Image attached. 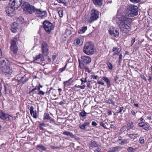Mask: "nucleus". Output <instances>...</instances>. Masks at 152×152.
I'll use <instances>...</instances> for the list:
<instances>
[{
    "label": "nucleus",
    "instance_id": "39448f33",
    "mask_svg": "<svg viewBox=\"0 0 152 152\" xmlns=\"http://www.w3.org/2000/svg\"><path fill=\"white\" fill-rule=\"evenodd\" d=\"M91 58L87 56H83L81 57V61L79 60V66L81 69L84 68L85 65L88 64L91 62Z\"/></svg>",
    "mask_w": 152,
    "mask_h": 152
},
{
    "label": "nucleus",
    "instance_id": "9d476101",
    "mask_svg": "<svg viewBox=\"0 0 152 152\" xmlns=\"http://www.w3.org/2000/svg\"><path fill=\"white\" fill-rule=\"evenodd\" d=\"M35 13L37 16L41 19L45 18L47 16V14L46 11H42L37 9H36Z\"/></svg>",
    "mask_w": 152,
    "mask_h": 152
},
{
    "label": "nucleus",
    "instance_id": "58836bf2",
    "mask_svg": "<svg viewBox=\"0 0 152 152\" xmlns=\"http://www.w3.org/2000/svg\"><path fill=\"white\" fill-rule=\"evenodd\" d=\"M148 124L145 123V124L144 125L143 127V129L145 130H148L149 129V127L148 125Z\"/></svg>",
    "mask_w": 152,
    "mask_h": 152
},
{
    "label": "nucleus",
    "instance_id": "c756f323",
    "mask_svg": "<svg viewBox=\"0 0 152 152\" xmlns=\"http://www.w3.org/2000/svg\"><path fill=\"white\" fill-rule=\"evenodd\" d=\"M102 78L107 83V86H110V81L107 77L104 76Z\"/></svg>",
    "mask_w": 152,
    "mask_h": 152
},
{
    "label": "nucleus",
    "instance_id": "603ef678",
    "mask_svg": "<svg viewBox=\"0 0 152 152\" xmlns=\"http://www.w3.org/2000/svg\"><path fill=\"white\" fill-rule=\"evenodd\" d=\"M35 90H37L38 91H39V90H40V88L38 86H36L35 88L32 90L31 91H33Z\"/></svg>",
    "mask_w": 152,
    "mask_h": 152
},
{
    "label": "nucleus",
    "instance_id": "3c124183",
    "mask_svg": "<svg viewBox=\"0 0 152 152\" xmlns=\"http://www.w3.org/2000/svg\"><path fill=\"white\" fill-rule=\"evenodd\" d=\"M139 140L140 143L143 144L144 143V140L143 137L140 138Z\"/></svg>",
    "mask_w": 152,
    "mask_h": 152
},
{
    "label": "nucleus",
    "instance_id": "6e6552de",
    "mask_svg": "<svg viewBox=\"0 0 152 152\" xmlns=\"http://www.w3.org/2000/svg\"><path fill=\"white\" fill-rule=\"evenodd\" d=\"M43 24L45 31L48 34H50L54 28L53 24L48 20L45 21Z\"/></svg>",
    "mask_w": 152,
    "mask_h": 152
},
{
    "label": "nucleus",
    "instance_id": "4468645a",
    "mask_svg": "<svg viewBox=\"0 0 152 152\" xmlns=\"http://www.w3.org/2000/svg\"><path fill=\"white\" fill-rule=\"evenodd\" d=\"M42 54L44 56H46L48 52V46L47 43L43 42L42 44Z\"/></svg>",
    "mask_w": 152,
    "mask_h": 152
},
{
    "label": "nucleus",
    "instance_id": "7c9ffc66",
    "mask_svg": "<svg viewBox=\"0 0 152 152\" xmlns=\"http://www.w3.org/2000/svg\"><path fill=\"white\" fill-rule=\"evenodd\" d=\"M105 102L108 103L112 104L113 105H115V103L112 99L106 98L105 99Z\"/></svg>",
    "mask_w": 152,
    "mask_h": 152
},
{
    "label": "nucleus",
    "instance_id": "5701e85b",
    "mask_svg": "<svg viewBox=\"0 0 152 152\" xmlns=\"http://www.w3.org/2000/svg\"><path fill=\"white\" fill-rule=\"evenodd\" d=\"M134 125L132 121L128 122L127 124L126 128L127 131H129L131 129H133L134 127Z\"/></svg>",
    "mask_w": 152,
    "mask_h": 152
},
{
    "label": "nucleus",
    "instance_id": "c85d7f7f",
    "mask_svg": "<svg viewBox=\"0 0 152 152\" xmlns=\"http://www.w3.org/2000/svg\"><path fill=\"white\" fill-rule=\"evenodd\" d=\"M63 134L67 136H69L71 137L74 136V135L72 133L69 131H64L63 132Z\"/></svg>",
    "mask_w": 152,
    "mask_h": 152
},
{
    "label": "nucleus",
    "instance_id": "0eeeda50",
    "mask_svg": "<svg viewBox=\"0 0 152 152\" xmlns=\"http://www.w3.org/2000/svg\"><path fill=\"white\" fill-rule=\"evenodd\" d=\"M99 12L94 9H92L91 11L90 18L88 20V22L91 23L94 21L96 20L99 18Z\"/></svg>",
    "mask_w": 152,
    "mask_h": 152
},
{
    "label": "nucleus",
    "instance_id": "09e8293b",
    "mask_svg": "<svg viewBox=\"0 0 152 152\" xmlns=\"http://www.w3.org/2000/svg\"><path fill=\"white\" fill-rule=\"evenodd\" d=\"M91 78L93 79H97L98 78V77L97 75H92L91 76Z\"/></svg>",
    "mask_w": 152,
    "mask_h": 152
},
{
    "label": "nucleus",
    "instance_id": "393cba45",
    "mask_svg": "<svg viewBox=\"0 0 152 152\" xmlns=\"http://www.w3.org/2000/svg\"><path fill=\"white\" fill-rule=\"evenodd\" d=\"M37 149L41 151H45L46 149V148H45L44 146L42 145H39L37 146Z\"/></svg>",
    "mask_w": 152,
    "mask_h": 152
},
{
    "label": "nucleus",
    "instance_id": "37998d69",
    "mask_svg": "<svg viewBox=\"0 0 152 152\" xmlns=\"http://www.w3.org/2000/svg\"><path fill=\"white\" fill-rule=\"evenodd\" d=\"M119 55V57L118 58V63L119 64H120L121 62V61L122 58V55L121 53L120 54V53Z\"/></svg>",
    "mask_w": 152,
    "mask_h": 152
},
{
    "label": "nucleus",
    "instance_id": "de8ad7c7",
    "mask_svg": "<svg viewBox=\"0 0 152 152\" xmlns=\"http://www.w3.org/2000/svg\"><path fill=\"white\" fill-rule=\"evenodd\" d=\"M145 124V123L144 122H142L138 123V126L139 127H143Z\"/></svg>",
    "mask_w": 152,
    "mask_h": 152
},
{
    "label": "nucleus",
    "instance_id": "13d9d810",
    "mask_svg": "<svg viewBox=\"0 0 152 152\" xmlns=\"http://www.w3.org/2000/svg\"><path fill=\"white\" fill-rule=\"evenodd\" d=\"M91 124L92 125L95 126L97 125V124L95 121H93L92 122Z\"/></svg>",
    "mask_w": 152,
    "mask_h": 152
},
{
    "label": "nucleus",
    "instance_id": "72a5a7b5",
    "mask_svg": "<svg viewBox=\"0 0 152 152\" xmlns=\"http://www.w3.org/2000/svg\"><path fill=\"white\" fill-rule=\"evenodd\" d=\"M72 78L69 79L68 80L64 82V84L65 86H69L70 85V81Z\"/></svg>",
    "mask_w": 152,
    "mask_h": 152
},
{
    "label": "nucleus",
    "instance_id": "a18cd8bd",
    "mask_svg": "<svg viewBox=\"0 0 152 152\" xmlns=\"http://www.w3.org/2000/svg\"><path fill=\"white\" fill-rule=\"evenodd\" d=\"M67 64H66L64 67L61 68L59 69V71L60 72H62L65 70L67 66Z\"/></svg>",
    "mask_w": 152,
    "mask_h": 152
},
{
    "label": "nucleus",
    "instance_id": "bf43d9fd",
    "mask_svg": "<svg viewBox=\"0 0 152 152\" xmlns=\"http://www.w3.org/2000/svg\"><path fill=\"white\" fill-rule=\"evenodd\" d=\"M86 87V86L85 85H84L82 86H80L79 87V88L81 89H84Z\"/></svg>",
    "mask_w": 152,
    "mask_h": 152
},
{
    "label": "nucleus",
    "instance_id": "6e6d98bb",
    "mask_svg": "<svg viewBox=\"0 0 152 152\" xmlns=\"http://www.w3.org/2000/svg\"><path fill=\"white\" fill-rule=\"evenodd\" d=\"M107 113L108 115H112L111 111L110 110H108L107 111Z\"/></svg>",
    "mask_w": 152,
    "mask_h": 152
},
{
    "label": "nucleus",
    "instance_id": "9b49d317",
    "mask_svg": "<svg viewBox=\"0 0 152 152\" xmlns=\"http://www.w3.org/2000/svg\"><path fill=\"white\" fill-rule=\"evenodd\" d=\"M109 34L114 37H118L119 34V30L114 27H112L108 30Z\"/></svg>",
    "mask_w": 152,
    "mask_h": 152
},
{
    "label": "nucleus",
    "instance_id": "4c0bfd02",
    "mask_svg": "<svg viewBox=\"0 0 152 152\" xmlns=\"http://www.w3.org/2000/svg\"><path fill=\"white\" fill-rule=\"evenodd\" d=\"M46 126V124L45 123H42L40 124L39 125V127L41 130H44V129L43 126L45 127Z\"/></svg>",
    "mask_w": 152,
    "mask_h": 152
},
{
    "label": "nucleus",
    "instance_id": "4be33fe9",
    "mask_svg": "<svg viewBox=\"0 0 152 152\" xmlns=\"http://www.w3.org/2000/svg\"><path fill=\"white\" fill-rule=\"evenodd\" d=\"M94 4L97 7L101 6L102 4V0H92Z\"/></svg>",
    "mask_w": 152,
    "mask_h": 152
},
{
    "label": "nucleus",
    "instance_id": "774afa93",
    "mask_svg": "<svg viewBox=\"0 0 152 152\" xmlns=\"http://www.w3.org/2000/svg\"><path fill=\"white\" fill-rule=\"evenodd\" d=\"M51 148H52L53 149H57V148H58V147H55L54 146H51Z\"/></svg>",
    "mask_w": 152,
    "mask_h": 152
},
{
    "label": "nucleus",
    "instance_id": "a19ab883",
    "mask_svg": "<svg viewBox=\"0 0 152 152\" xmlns=\"http://www.w3.org/2000/svg\"><path fill=\"white\" fill-rule=\"evenodd\" d=\"M107 66L108 67V68L110 69H112L113 68V66L111 63L110 62H108L107 63Z\"/></svg>",
    "mask_w": 152,
    "mask_h": 152
},
{
    "label": "nucleus",
    "instance_id": "0e129e2a",
    "mask_svg": "<svg viewBox=\"0 0 152 152\" xmlns=\"http://www.w3.org/2000/svg\"><path fill=\"white\" fill-rule=\"evenodd\" d=\"M135 39L134 38H133L131 40V43H132V45L135 42Z\"/></svg>",
    "mask_w": 152,
    "mask_h": 152
},
{
    "label": "nucleus",
    "instance_id": "b1692460",
    "mask_svg": "<svg viewBox=\"0 0 152 152\" xmlns=\"http://www.w3.org/2000/svg\"><path fill=\"white\" fill-rule=\"evenodd\" d=\"M87 29V27L86 26H83L80 28L78 31V33L79 34H82L85 32Z\"/></svg>",
    "mask_w": 152,
    "mask_h": 152
},
{
    "label": "nucleus",
    "instance_id": "ea45409f",
    "mask_svg": "<svg viewBox=\"0 0 152 152\" xmlns=\"http://www.w3.org/2000/svg\"><path fill=\"white\" fill-rule=\"evenodd\" d=\"M59 16L60 18L62 17L63 15V12L62 10H59L58 12Z\"/></svg>",
    "mask_w": 152,
    "mask_h": 152
},
{
    "label": "nucleus",
    "instance_id": "ddd939ff",
    "mask_svg": "<svg viewBox=\"0 0 152 152\" xmlns=\"http://www.w3.org/2000/svg\"><path fill=\"white\" fill-rule=\"evenodd\" d=\"M0 118L4 120L10 121L13 120V118L12 116L2 112L0 113Z\"/></svg>",
    "mask_w": 152,
    "mask_h": 152
},
{
    "label": "nucleus",
    "instance_id": "8fccbe9b",
    "mask_svg": "<svg viewBox=\"0 0 152 152\" xmlns=\"http://www.w3.org/2000/svg\"><path fill=\"white\" fill-rule=\"evenodd\" d=\"M126 128H127L126 127V126H123L121 129V132H124L125 130H126Z\"/></svg>",
    "mask_w": 152,
    "mask_h": 152
},
{
    "label": "nucleus",
    "instance_id": "423d86ee",
    "mask_svg": "<svg viewBox=\"0 0 152 152\" xmlns=\"http://www.w3.org/2000/svg\"><path fill=\"white\" fill-rule=\"evenodd\" d=\"M127 9L129 11L128 14L129 17H132L138 15V9L137 6L129 5L127 7Z\"/></svg>",
    "mask_w": 152,
    "mask_h": 152
},
{
    "label": "nucleus",
    "instance_id": "052dcab7",
    "mask_svg": "<svg viewBox=\"0 0 152 152\" xmlns=\"http://www.w3.org/2000/svg\"><path fill=\"white\" fill-rule=\"evenodd\" d=\"M53 61L56 58V55H54L52 56Z\"/></svg>",
    "mask_w": 152,
    "mask_h": 152
},
{
    "label": "nucleus",
    "instance_id": "bb28decb",
    "mask_svg": "<svg viewBox=\"0 0 152 152\" xmlns=\"http://www.w3.org/2000/svg\"><path fill=\"white\" fill-rule=\"evenodd\" d=\"M75 42L77 44L79 45H81L83 44V41L81 40L79 38H76L75 40Z\"/></svg>",
    "mask_w": 152,
    "mask_h": 152
},
{
    "label": "nucleus",
    "instance_id": "680f3d73",
    "mask_svg": "<svg viewBox=\"0 0 152 152\" xmlns=\"http://www.w3.org/2000/svg\"><path fill=\"white\" fill-rule=\"evenodd\" d=\"M118 78H119V77H118V76H115L114 77V80L115 81V82H116L117 80V79Z\"/></svg>",
    "mask_w": 152,
    "mask_h": 152
},
{
    "label": "nucleus",
    "instance_id": "6ab92c4d",
    "mask_svg": "<svg viewBox=\"0 0 152 152\" xmlns=\"http://www.w3.org/2000/svg\"><path fill=\"white\" fill-rule=\"evenodd\" d=\"M42 55L39 53L38 55H37L35 57H34V61L35 62L38 63V60L40 59L41 61H44V59L43 57H42Z\"/></svg>",
    "mask_w": 152,
    "mask_h": 152
},
{
    "label": "nucleus",
    "instance_id": "f8f14e48",
    "mask_svg": "<svg viewBox=\"0 0 152 152\" xmlns=\"http://www.w3.org/2000/svg\"><path fill=\"white\" fill-rule=\"evenodd\" d=\"M17 79L18 80V85H20V86H22L28 80V79L26 77L25 75L23 76H19L17 77Z\"/></svg>",
    "mask_w": 152,
    "mask_h": 152
},
{
    "label": "nucleus",
    "instance_id": "c9c22d12",
    "mask_svg": "<svg viewBox=\"0 0 152 152\" xmlns=\"http://www.w3.org/2000/svg\"><path fill=\"white\" fill-rule=\"evenodd\" d=\"M90 145L92 147H96L97 146V144L96 141L91 140V142Z\"/></svg>",
    "mask_w": 152,
    "mask_h": 152
},
{
    "label": "nucleus",
    "instance_id": "4d7b16f0",
    "mask_svg": "<svg viewBox=\"0 0 152 152\" xmlns=\"http://www.w3.org/2000/svg\"><path fill=\"white\" fill-rule=\"evenodd\" d=\"M84 68L85 69V71L86 72H87L89 73L90 72L89 69L87 67L85 66Z\"/></svg>",
    "mask_w": 152,
    "mask_h": 152
},
{
    "label": "nucleus",
    "instance_id": "473e14b6",
    "mask_svg": "<svg viewBox=\"0 0 152 152\" xmlns=\"http://www.w3.org/2000/svg\"><path fill=\"white\" fill-rule=\"evenodd\" d=\"M86 113L84 110L80 112L79 113V116H81L83 117H86Z\"/></svg>",
    "mask_w": 152,
    "mask_h": 152
},
{
    "label": "nucleus",
    "instance_id": "f3484780",
    "mask_svg": "<svg viewBox=\"0 0 152 152\" xmlns=\"http://www.w3.org/2000/svg\"><path fill=\"white\" fill-rule=\"evenodd\" d=\"M9 3L10 5L15 9V10L17 9L19 6L21 7V6H20L19 3H18L15 1V0H10Z\"/></svg>",
    "mask_w": 152,
    "mask_h": 152
},
{
    "label": "nucleus",
    "instance_id": "aec40b11",
    "mask_svg": "<svg viewBox=\"0 0 152 152\" xmlns=\"http://www.w3.org/2000/svg\"><path fill=\"white\" fill-rule=\"evenodd\" d=\"M30 112L31 115L33 116V118L36 119L37 118V114L36 111H34V108L33 106L30 107Z\"/></svg>",
    "mask_w": 152,
    "mask_h": 152
},
{
    "label": "nucleus",
    "instance_id": "cd10ccee",
    "mask_svg": "<svg viewBox=\"0 0 152 152\" xmlns=\"http://www.w3.org/2000/svg\"><path fill=\"white\" fill-rule=\"evenodd\" d=\"M128 136L131 139H134L136 138L138 136L137 134H128Z\"/></svg>",
    "mask_w": 152,
    "mask_h": 152
},
{
    "label": "nucleus",
    "instance_id": "dca6fc26",
    "mask_svg": "<svg viewBox=\"0 0 152 152\" xmlns=\"http://www.w3.org/2000/svg\"><path fill=\"white\" fill-rule=\"evenodd\" d=\"M112 51L113 54L112 56L113 58L116 59L117 57V56H118L120 53V50L118 47H114L113 48Z\"/></svg>",
    "mask_w": 152,
    "mask_h": 152
},
{
    "label": "nucleus",
    "instance_id": "a878e982",
    "mask_svg": "<svg viewBox=\"0 0 152 152\" xmlns=\"http://www.w3.org/2000/svg\"><path fill=\"white\" fill-rule=\"evenodd\" d=\"M51 117L50 116L49 114L48 113H45L44 114V116L43 117V120H48L50 119L51 121H53V120L50 119Z\"/></svg>",
    "mask_w": 152,
    "mask_h": 152
},
{
    "label": "nucleus",
    "instance_id": "49530a36",
    "mask_svg": "<svg viewBox=\"0 0 152 152\" xmlns=\"http://www.w3.org/2000/svg\"><path fill=\"white\" fill-rule=\"evenodd\" d=\"M128 142H127V140L124 139L120 143L121 145H123L124 144H126L128 143Z\"/></svg>",
    "mask_w": 152,
    "mask_h": 152
},
{
    "label": "nucleus",
    "instance_id": "f704fd0d",
    "mask_svg": "<svg viewBox=\"0 0 152 152\" xmlns=\"http://www.w3.org/2000/svg\"><path fill=\"white\" fill-rule=\"evenodd\" d=\"M118 147H114L111 148L109 149V151H107L108 152H115V151L118 149Z\"/></svg>",
    "mask_w": 152,
    "mask_h": 152
},
{
    "label": "nucleus",
    "instance_id": "2f4dec72",
    "mask_svg": "<svg viewBox=\"0 0 152 152\" xmlns=\"http://www.w3.org/2000/svg\"><path fill=\"white\" fill-rule=\"evenodd\" d=\"M137 149V148H134L131 147H130L127 148V151L128 152H134L135 150Z\"/></svg>",
    "mask_w": 152,
    "mask_h": 152
},
{
    "label": "nucleus",
    "instance_id": "c03bdc74",
    "mask_svg": "<svg viewBox=\"0 0 152 152\" xmlns=\"http://www.w3.org/2000/svg\"><path fill=\"white\" fill-rule=\"evenodd\" d=\"M118 109L119 110V111H118L117 113H120L121 114H122L121 112L122 110H123V112H125V110H124L123 109H124L123 107H119L118 108Z\"/></svg>",
    "mask_w": 152,
    "mask_h": 152
},
{
    "label": "nucleus",
    "instance_id": "e2e57ef3",
    "mask_svg": "<svg viewBox=\"0 0 152 152\" xmlns=\"http://www.w3.org/2000/svg\"><path fill=\"white\" fill-rule=\"evenodd\" d=\"M100 125L101 126H102L104 128H105V126L104 124V123L102 122H100Z\"/></svg>",
    "mask_w": 152,
    "mask_h": 152
},
{
    "label": "nucleus",
    "instance_id": "412c9836",
    "mask_svg": "<svg viewBox=\"0 0 152 152\" xmlns=\"http://www.w3.org/2000/svg\"><path fill=\"white\" fill-rule=\"evenodd\" d=\"M90 123V121H88L87 120H85L84 123L83 124L80 125V128L83 130H85L86 129V126H88Z\"/></svg>",
    "mask_w": 152,
    "mask_h": 152
},
{
    "label": "nucleus",
    "instance_id": "864d4df0",
    "mask_svg": "<svg viewBox=\"0 0 152 152\" xmlns=\"http://www.w3.org/2000/svg\"><path fill=\"white\" fill-rule=\"evenodd\" d=\"M133 3H138L139 2L140 0H130Z\"/></svg>",
    "mask_w": 152,
    "mask_h": 152
},
{
    "label": "nucleus",
    "instance_id": "1a4fd4ad",
    "mask_svg": "<svg viewBox=\"0 0 152 152\" xmlns=\"http://www.w3.org/2000/svg\"><path fill=\"white\" fill-rule=\"evenodd\" d=\"M17 40L16 38H14L11 41L10 46V53L12 54L17 53L18 50V48L16 45Z\"/></svg>",
    "mask_w": 152,
    "mask_h": 152
},
{
    "label": "nucleus",
    "instance_id": "79ce46f5",
    "mask_svg": "<svg viewBox=\"0 0 152 152\" xmlns=\"http://www.w3.org/2000/svg\"><path fill=\"white\" fill-rule=\"evenodd\" d=\"M56 92V90L53 89L52 88H51L50 90L47 92V93L49 94L51 92L53 94V92Z\"/></svg>",
    "mask_w": 152,
    "mask_h": 152
},
{
    "label": "nucleus",
    "instance_id": "338daca9",
    "mask_svg": "<svg viewBox=\"0 0 152 152\" xmlns=\"http://www.w3.org/2000/svg\"><path fill=\"white\" fill-rule=\"evenodd\" d=\"M87 86L89 88H91V86L90 83H87Z\"/></svg>",
    "mask_w": 152,
    "mask_h": 152
},
{
    "label": "nucleus",
    "instance_id": "2eb2a0df",
    "mask_svg": "<svg viewBox=\"0 0 152 152\" xmlns=\"http://www.w3.org/2000/svg\"><path fill=\"white\" fill-rule=\"evenodd\" d=\"M15 9L12 8L10 5V7L6 8L5 11L9 16H12L15 14Z\"/></svg>",
    "mask_w": 152,
    "mask_h": 152
},
{
    "label": "nucleus",
    "instance_id": "69168bd1",
    "mask_svg": "<svg viewBox=\"0 0 152 152\" xmlns=\"http://www.w3.org/2000/svg\"><path fill=\"white\" fill-rule=\"evenodd\" d=\"M97 83L99 84H101L102 85H104V83L101 82V81H98Z\"/></svg>",
    "mask_w": 152,
    "mask_h": 152
},
{
    "label": "nucleus",
    "instance_id": "5fc2aeb1",
    "mask_svg": "<svg viewBox=\"0 0 152 152\" xmlns=\"http://www.w3.org/2000/svg\"><path fill=\"white\" fill-rule=\"evenodd\" d=\"M39 92L38 93V94H42V95H44L45 94L44 92L42 91H40V90L39 91Z\"/></svg>",
    "mask_w": 152,
    "mask_h": 152
},
{
    "label": "nucleus",
    "instance_id": "f03ea898",
    "mask_svg": "<svg viewBox=\"0 0 152 152\" xmlns=\"http://www.w3.org/2000/svg\"><path fill=\"white\" fill-rule=\"evenodd\" d=\"M7 60L2 59L0 61V69L1 73L3 75L9 77L11 75L12 70L6 61Z\"/></svg>",
    "mask_w": 152,
    "mask_h": 152
},
{
    "label": "nucleus",
    "instance_id": "7ed1b4c3",
    "mask_svg": "<svg viewBox=\"0 0 152 152\" xmlns=\"http://www.w3.org/2000/svg\"><path fill=\"white\" fill-rule=\"evenodd\" d=\"M83 52L89 56L94 54L95 52L94 44L92 42H86L83 47Z\"/></svg>",
    "mask_w": 152,
    "mask_h": 152
},
{
    "label": "nucleus",
    "instance_id": "e433bc0d",
    "mask_svg": "<svg viewBox=\"0 0 152 152\" xmlns=\"http://www.w3.org/2000/svg\"><path fill=\"white\" fill-rule=\"evenodd\" d=\"M23 19L21 18H18L16 21V22L17 23L18 25L22 23V22H23Z\"/></svg>",
    "mask_w": 152,
    "mask_h": 152
},
{
    "label": "nucleus",
    "instance_id": "f257e3e1",
    "mask_svg": "<svg viewBox=\"0 0 152 152\" xmlns=\"http://www.w3.org/2000/svg\"><path fill=\"white\" fill-rule=\"evenodd\" d=\"M116 21V23L121 31L126 34L129 33L131 30L132 19L122 15Z\"/></svg>",
    "mask_w": 152,
    "mask_h": 152
},
{
    "label": "nucleus",
    "instance_id": "a211bd4d",
    "mask_svg": "<svg viewBox=\"0 0 152 152\" xmlns=\"http://www.w3.org/2000/svg\"><path fill=\"white\" fill-rule=\"evenodd\" d=\"M11 30L13 33L16 32L18 28L19 25L17 23L14 22L11 24Z\"/></svg>",
    "mask_w": 152,
    "mask_h": 152
},
{
    "label": "nucleus",
    "instance_id": "20e7f679",
    "mask_svg": "<svg viewBox=\"0 0 152 152\" xmlns=\"http://www.w3.org/2000/svg\"><path fill=\"white\" fill-rule=\"evenodd\" d=\"M20 1V6H21L22 8L23 9L24 11L26 12L27 13L31 14L33 13H35L36 8L34 6L25 1L22 2V0Z\"/></svg>",
    "mask_w": 152,
    "mask_h": 152
}]
</instances>
